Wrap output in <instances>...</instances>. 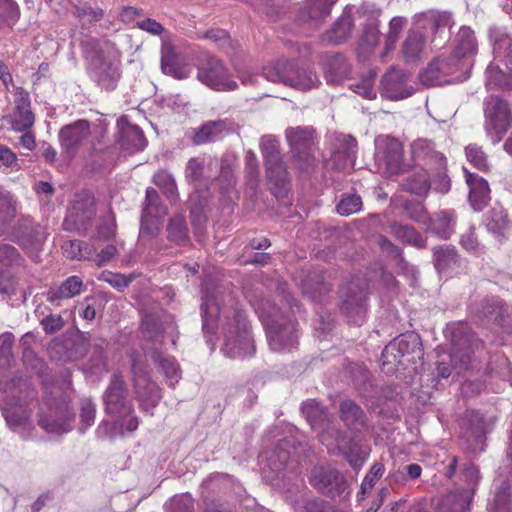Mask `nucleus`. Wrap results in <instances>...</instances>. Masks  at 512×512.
I'll return each instance as SVG.
<instances>
[{"label":"nucleus","mask_w":512,"mask_h":512,"mask_svg":"<svg viewBox=\"0 0 512 512\" xmlns=\"http://www.w3.org/2000/svg\"><path fill=\"white\" fill-rule=\"evenodd\" d=\"M425 35L419 31L410 30L402 45V53L407 60L420 57L425 47Z\"/></svg>","instance_id":"33"},{"label":"nucleus","mask_w":512,"mask_h":512,"mask_svg":"<svg viewBox=\"0 0 512 512\" xmlns=\"http://www.w3.org/2000/svg\"><path fill=\"white\" fill-rule=\"evenodd\" d=\"M89 134V122L86 120H80L73 125L62 128L59 136L62 142V146L67 150L69 154L73 155L78 150L83 141L88 138Z\"/></svg>","instance_id":"18"},{"label":"nucleus","mask_w":512,"mask_h":512,"mask_svg":"<svg viewBox=\"0 0 512 512\" xmlns=\"http://www.w3.org/2000/svg\"><path fill=\"white\" fill-rule=\"evenodd\" d=\"M148 213V209H143L141 217L140 231L142 234L153 235L159 230L158 220Z\"/></svg>","instance_id":"60"},{"label":"nucleus","mask_w":512,"mask_h":512,"mask_svg":"<svg viewBox=\"0 0 512 512\" xmlns=\"http://www.w3.org/2000/svg\"><path fill=\"white\" fill-rule=\"evenodd\" d=\"M412 155L414 162L427 167L430 174L431 185L441 193L450 190V180L446 173L442 158L431 149L430 144L425 140H418L412 144Z\"/></svg>","instance_id":"5"},{"label":"nucleus","mask_w":512,"mask_h":512,"mask_svg":"<svg viewBox=\"0 0 512 512\" xmlns=\"http://www.w3.org/2000/svg\"><path fill=\"white\" fill-rule=\"evenodd\" d=\"M20 18V9L14 0H0V28L14 26Z\"/></svg>","instance_id":"42"},{"label":"nucleus","mask_w":512,"mask_h":512,"mask_svg":"<svg viewBox=\"0 0 512 512\" xmlns=\"http://www.w3.org/2000/svg\"><path fill=\"white\" fill-rule=\"evenodd\" d=\"M301 289L304 295L314 301H320L322 296L330 291V286L324 282L323 277L308 276L301 282Z\"/></svg>","instance_id":"39"},{"label":"nucleus","mask_w":512,"mask_h":512,"mask_svg":"<svg viewBox=\"0 0 512 512\" xmlns=\"http://www.w3.org/2000/svg\"><path fill=\"white\" fill-rule=\"evenodd\" d=\"M98 279L110 284L113 288L117 289L118 291H123L133 281L134 277L132 275L125 276L120 273H114L105 270L101 272Z\"/></svg>","instance_id":"51"},{"label":"nucleus","mask_w":512,"mask_h":512,"mask_svg":"<svg viewBox=\"0 0 512 512\" xmlns=\"http://www.w3.org/2000/svg\"><path fill=\"white\" fill-rule=\"evenodd\" d=\"M486 226L493 234L505 237L511 227L508 213L503 209H492L487 216Z\"/></svg>","instance_id":"34"},{"label":"nucleus","mask_w":512,"mask_h":512,"mask_svg":"<svg viewBox=\"0 0 512 512\" xmlns=\"http://www.w3.org/2000/svg\"><path fill=\"white\" fill-rule=\"evenodd\" d=\"M487 129L495 134V142H500L512 125L509 103L498 96H491L485 110Z\"/></svg>","instance_id":"8"},{"label":"nucleus","mask_w":512,"mask_h":512,"mask_svg":"<svg viewBox=\"0 0 512 512\" xmlns=\"http://www.w3.org/2000/svg\"><path fill=\"white\" fill-rule=\"evenodd\" d=\"M286 138L301 169L314 165L316 150L315 130L311 127H296L286 130Z\"/></svg>","instance_id":"6"},{"label":"nucleus","mask_w":512,"mask_h":512,"mask_svg":"<svg viewBox=\"0 0 512 512\" xmlns=\"http://www.w3.org/2000/svg\"><path fill=\"white\" fill-rule=\"evenodd\" d=\"M455 224V213L453 211L443 210L434 215L431 220V229L442 239H448Z\"/></svg>","instance_id":"31"},{"label":"nucleus","mask_w":512,"mask_h":512,"mask_svg":"<svg viewBox=\"0 0 512 512\" xmlns=\"http://www.w3.org/2000/svg\"><path fill=\"white\" fill-rule=\"evenodd\" d=\"M302 412L314 429H323L327 420V411L316 400L311 399L302 404Z\"/></svg>","instance_id":"38"},{"label":"nucleus","mask_w":512,"mask_h":512,"mask_svg":"<svg viewBox=\"0 0 512 512\" xmlns=\"http://www.w3.org/2000/svg\"><path fill=\"white\" fill-rule=\"evenodd\" d=\"M354 27L353 18L350 14H343L334 25L326 31L324 39L332 44L345 42L352 34Z\"/></svg>","instance_id":"26"},{"label":"nucleus","mask_w":512,"mask_h":512,"mask_svg":"<svg viewBox=\"0 0 512 512\" xmlns=\"http://www.w3.org/2000/svg\"><path fill=\"white\" fill-rule=\"evenodd\" d=\"M15 214L16 207L11 196L0 188V234L7 232V227L11 225Z\"/></svg>","instance_id":"40"},{"label":"nucleus","mask_w":512,"mask_h":512,"mask_svg":"<svg viewBox=\"0 0 512 512\" xmlns=\"http://www.w3.org/2000/svg\"><path fill=\"white\" fill-rule=\"evenodd\" d=\"M41 325L47 334H53L63 328L64 320L60 315L50 314L41 320Z\"/></svg>","instance_id":"59"},{"label":"nucleus","mask_w":512,"mask_h":512,"mask_svg":"<svg viewBox=\"0 0 512 512\" xmlns=\"http://www.w3.org/2000/svg\"><path fill=\"white\" fill-rule=\"evenodd\" d=\"M268 180L279 188H285L289 180L288 171L276 145L265 146L262 150Z\"/></svg>","instance_id":"14"},{"label":"nucleus","mask_w":512,"mask_h":512,"mask_svg":"<svg viewBox=\"0 0 512 512\" xmlns=\"http://www.w3.org/2000/svg\"><path fill=\"white\" fill-rule=\"evenodd\" d=\"M415 170L401 183L404 191L410 192L418 196L427 195L431 188L430 174L427 167L423 164L415 162Z\"/></svg>","instance_id":"19"},{"label":"nucleus","mask_w":512,"mask_h":512,"mask_svg":"<svg viewBox=\"0 0 512 512\" xmlns=\"http://www.w3.org/2000/svg\"><path fill=\"white\" fill-rule=\"evenodd\" d=\"M20 255L15 247L9 244L0 245V266L18 263Z\"/></svg>","instance_id":"58"},{"label":"nucleus","mask_w":512,"mask_h":512,"mask_svg":"<svg viewBox=\"0 0 512 512\" xmlns=\"http://www.w3.org/2000/svg\"><path fill=\"white\" fill-rule=\"evenodd\" d=\"M118 253L116 246L107 245L103 248L100 253L94 254L91 260H93L98 267H101L112 260Z\"/></svg>","instance_id":"61"},{"label":"nucleus","mask_w":512,"mask_h":512,"mask_svg":"<svg viewBox=\"0 0 512 512\" xmlns=\"http://www.w3.org/2000/svg\"><path fill=\"white\" fill-rule=\"evenodd\" d=\"M465 153L468 161L478 170L487 171L488 160L485 152L481 147L475 144H470L465 148Z\"/></svg>","instance_id":"50"},{"label":"nucleus","mask_w":512,"mask_h":512,"mask_svg":"<svg viewBox=\"0 0 512 512\" xmlns=\"http://www.w3.org/2000/svg\"><path fill=\"white\" fill-rule=\"evenodd\" d=\"M230 302V308L220 307L213 298L207 295L204 297L201 305L203 331L213 334L216 329V322L222 317L225 338L222 347L223 353L232 359L244 358L254 352L249 325L246 314L237 307L231 297Z\"/></svg>","instance_id":"1"},{"label":"nucleus","mask_w":512,"mask_h":512,"mask_svg":"<svg viewBox=\"0 0 512 512\" xmlns=\"http://www.w3.org/2000/svg\"><path fill=\"white\" fill-rule=\"evenodd\" d=\"M380 40V31L375 24H368L364 27L360 39L359 48L363 52L371 53L378 45Z\"/></svg>","instance_id":"46"},{"label":"nucleus","mask_w":512,"mask_h":512,"mask_svg":"<svg viewBox=\"0 0 512 512\" xmlns=\"http://www.w3.org/2000/svg\"><path fill=\"white\" fill-rule=\"evenodd\" d=\"M96 406L91 399L85 398L80 403V421L81 429L84 431L90 427L95 420Z\"/></svg>","instance_id":"54"},{"label":"nucleus","mask_w":512,"mask_h":512,"mask_svg":"<svg viewBox=\"0 0 512 512\" xmlns=\"http://www.w3.org/2000/svg\"><path fill=\"white\" fill-rule=\"evenodd\" d=\"M364 413L359 405L352 400H344L340 404V417L349 428L362 422Z\"/></svg>","instance_id":"41"},{"label":"nucleus","mask_w":512,"mask_h":512,"mask_svg":"<svg viewBox=\"0 0 512 512\" xmlns=\"http://www.w3.org/2000/svg\"><path fill=\"white\" fill-rule=\"evenodd\" d=\"M361 208L362 199L355 194L343 197L336 206L337 213L341 216H349L360 211Z\"/></svg>","instance_id":"52"},{"label":"nucleus","mask_w":512,"mask_h":512,"mask_svg":"<svg viewBox=\"0 0 512 512\" xmlns=\"http://www.w3.org/2000/svg\"><path fill=\"white\" fill-rule=\"evenodd\" d=\"M268 311H260V318L266 328L269 345L273 351L291 349L297 344V323L282 314L279 308L267 302Z\"/></svg>","instance_id":"2"},{"label":"nucleus","mask_w":512,"mask_h":512,"mask_svg":"<svg viewBox=\"0 0 512 512\" xmlns=\"http://www.w3.org/2000/svg\"><path fill=\"white\" fill-rule=\"evenodd\" d=\"M126 395V385L122 375L114 373L104 393L105 411L119 416L130 414L133 406L126 401Z\"/></svg>","instance_id":"10"},{"label":"nucleus","mask_w":512,"mask_h":512,"mask_svg":"<svg viewBox=\"0 0 512 512\" xmlns=\"http://www.w3.org/2000/svg\"><path fill=\"white\" fill-rule=\"evenodd\" d=\"M289 441L282 439L267 457L268 466L274 472L284 470L290 459Z\"/></svg>","instance_id":"37"},{"label":"nucleus","mask_w":512,"mask_h":512,"mask_svg":"<svg viewBox=\"0 0 512 512\" xmlns=\"http://www.w3.org/2000/svg\"><path fill=\"white\" fill-rule=\"evenodd\" d=\"M171 512H193V502L187 497L175 498L171 504Z\"/></svg>","instance_id":"64"},{"label":"nucleus","mask_w":512,"mask_h":512,"mask_svg":"<svg viewBox=\"0 0 512 512\" xmlns=\"http://www.w3.org/2000/svg\"><path fill=\"white\" fill-rule=\"evenodd\" d=\"M95 198L94 195L83 190L75 195L72 207L69 211L65 223L71 218L75 224L86 225L95 216Z\"/></svg>","instance_id":"15"},{"label":"nucleus","mask_w":512,"mask_h":512,"mask_svg":"<svg viewBox=\"0 0 512 512\" xmlns=\"http://www.w3.org/2000/svg\"><path fill=\"white\" fill-rule=\"evenodd\" d=\"M384 472L385 467L383 463H374L361 484L359 494L365 495L370 491L375 486L376 482L383 476Z\"/></svg>","instance_id":"53"},{"label":"nucleus","mask_w":512,"mask_h":512,"mask_svg":"<svg viewBox=\"0 0 512 512\" xmlns=\"http://www.w3.org/2000/svg\"><path fill=\"white\" fill-rule=\"evenodd\" d=\"M391 233L404 243L411 244L417 248L425 247V239L412 226L393 223L391 225Z\"/></svg>","instance_id":"36"},{"label":"nucleus","mask_w":512,"mask_h":512,"mask_svg":"<svg viewBox=\"0 0 512 512\" xmlns=\"http://www.w3.org/2000/svg\"><path fill=\"white\" fill-rule=\"evenodd\" d=\"M147 143L143 131L138 126L129 125L123 130L121 139L122 149L130 153H135L144 150Z\"/></svg>","instance_id":"29"},{"label":"nucleus","mask_w":512,"mask_h":512,"mask_svg":"<svg viewBox=\"0 0 512 512\" xmlns=\"http://www.w3.org/2000/svg\"><path fill=\"white\" fill-rule=\"evenodd\" d=\"M470 509V501L462 493H451L441 502V512H467Z\"/></svg>","instance_id":"43"},{"label":"nucleus","mask_w":512,"mask_h":512,"mask_svg":"<svg viewBox=\"0 0 512 512\" xmlns=\"http://www.w3.org/2000/svg\"><path fill=\"white\" fill-rule=\"evenodd\" d=\"M197 78L218 91H232L238 86L223 62L217 58H209L203 63L198 69Z\"/></svg>","instance_id":"9"},{"label":"nucleus","mask_w":512,"mask_h":512,"mask_svg":"<svg viewBox=\"0 0 512 512\" xmlns=\"http://www.w3.org/2000/svg\"><path fill=\"white\" fill-rule=\"evenodd\" d=\"M62 249L71 260H91L96 251L92 245L80 240H68L62 245Z\"/></svg>","instance_id":"32"},{"label":"nucleus","mask_w":512,"mask_h":512,"mask_svg":"<svg viewBox=\"0 0 512 512\" xmlns=\"http://www.w3.org/2000/svg\"><path fill=\"white\" fill-rule=\"evenodd\" d=\"M466 182L469 186V201L476 211H482L489 203L490 188L488 182L478 175L465 170Z\"/></svg>","instance_id":"17"},{"label":"nucleus","mask_w":512,"mask_h":512,"mask_svg":"<svg viewBox=\"0 0 512 512\" xmlns=\"http://www.w3.org/2000/svg\"><path fill=\"white\" fill-rule=\"evenodd\" d=\"M335 443L336 448L355 470H359L363 466L365 451L355 441L338 436L335 439Z\"/></svg>","instance_id":"24"},{"label":"nucleus","mask_w":512,"mask_h":512,"mask_svg":"<svg viewBox=\"0 0 512 512\" xmlns=\"http://www.w3.org/2000/svg\"><path fill=\"white\" fill-rule=\"evenodd\" d=\"M368 282L365 278L356 277L340 289L341 311L349 321L361 326L366 315V291Z\"/></svg>","instance_id":"4"},{"label":"nucleus","mask_w":512,"mask_h":512,"mask_svg":"<svg viewBox=\"0 0 512 512\" xmlns=\"http://www.w3.org/2000/svg\"><path fill=\"white\" fill-rule=\"evenodd\" d=\"M477 53V41L474 31L469 27H461L456 35L454 55L458 59L472 57Z\"/></svg>","instance_id":"25"},{"label":"nucleus","mask_w":512,"mask_h":512,"mask_svg":"<svg viewBox=\"0 0 512 512\" xmlns=\"http://www.w3.org/2000/svg\"><path fill=\"white\" fill-rule=\"evenodd\" d=\"M406 21L402 17H393L389 22V31L385 38V54L389 53L396 45Z\"/></svg>","instance_id":"49"},{"label":"nucleus","mask_w":512,"mask_h":512,"mask_svg":"<svg viewBox=\"0 0 512 512\" xmlns=\"http://www.w3.org/2000/svg\"><path fill=\"white\" fill-rule=\"evenodd\" d=\"M318 82L317 76L313 72L307 70L300 71L296 65L295 72L289 86L307 91L316 87Z\"/></svg>","instance_id":"45"},{"label":"nucleus","mask_w":512,"mask_h":512,"mask_svg":"<svg viewBox=\"0 0 512 512\" xmlns=\"http://www.w3.org/2000/svg\"><path fill=\"white\" fill-rule=\"evenodd\" d=\"M15 281L8 271H0V294H9L14 291Z\"/></svg>","instance_id":"63"},{"label":"nucleus","mask_w":512,"mask_h":512,"mask_svg":"<svg viewBox=\"0 0 512 512\" xmlns=\"http://www.w3.org/2000/svg\"><path fill=\"white\" fill-rule=\"evenodd\" d=\"M337 1L307 0L305 7L300 11L299 17L303 21L320 23L330 15L331 8Z\"/></svg>","instance_id":"22"},{"label":"nucleus","mask_w":512,"mask_h":512,"mask_svg":"<svg viewBox=\"0 0 512 512\" xmlns=\"http://www.w3.org/2000/svg\"><path fill=\"white\" fill-rule=\"evenodd\" d=\"M384 158L386 171L390 175L403 174L407 171L408 165L403 162V145L397 139L386 140Z\"/></svg>","instance_id":"20"},{"label":"nucleus","mask_w":512,"mask_h":512,"mask_svg":"<svg viewBox=\"0 0 512 512\" xmlns=\"http://www.w3.org/2000/svg\"><path fill=\"white\" fill-rule=\"evenodd\" d=\"M406 216L415 222H426L427 211L422 203H406L404 206Z\"/></svg>","instance_id":"56"},{"label":"nucleus","mask_w":512,"mask_h":512,"mask_svg":"<svg viewBox=\"0 0 512 512\" xmlns=\"http://www.w3.org/2000/svg\"><path fill=\"white\" fill-rule=\"evenodd\" d=\"M53 413L55 415L41 416L39 425L51 433H66L71 430L75 414L67 403L61 404Z\"/></svg>","instance_id":"16"},{"label":"nucleus","mask_w":512,"mask_h":512,"mask_svg":"<svg viewBox=\"0 0 512 512\" xmlns=\"http://www.w3.org/2000/svg\"><path fill=\"white\" fill-rule=\"evenodd\" d=\"M152 357L166 378L177 381L179 376V366L173 357L163 356L159 352H154Z\"/></svg>","instance_id":"48"},{"label":"nucleus","mask_w":512,"mask_h":512,"mask_svg":"<svg viewBox=\"0 0 512 512\" xmlns=\"http://www.w3.org/2000/svg\"><path fill=\"white\" fill-rule=\"evenodd\" d=\"M433 261L436 270L440 273L459 264V255L452 245H441L433 248Z\"/></svg>","instance_id":"27"},{"label":"nucleus","mask_w":512,"mask_h":512,"mask_svg":"<svg viewBox=\"0 0 512 512\" xmlns=\"http://www.w3.org/2000/svg\"><path fill=\"white\" fill-rule=\"evenodd\" d=\"M167 231L169 240L177 244H184L188 241V229L183 218L171 219Z\"/></svg>","instance_id":"47"},{"label":"nucleus","mask_w":512,"mask_h":512,"mask_svg":"<svg viewBox=\"0 0 512 512\" xmlns=\"http://www.w3.org/2000/svg\"><path fill=\"white\" fill-rule=\"evenodd\" d=\"M131 370L133 374L134 389L141 408L148 410L157 406L161 399V391L149 375L137 362V354H131Z\"/></svg>","instance_id":"7"},{"label":"nucleus","mask_w":512,"mask_h":512,"mask_svg":"<svg viewBox=\"0 0 512 512\" xmlns=\"http://www.w3.org/2000/svg\"><path fill=\"white\" fill-rule=\"evenodd\" d=\"M203 170L204 160L200 158H191L186 165L185 176L189 181L196 183L201 180Z\"/></svg>","instance_id":"55"},{"label":"nucleus","mask_w":512,"mask_h":512,"mask_svg":"<svg viewBox=\"0 0 512 512\" xmlns=\"http://www.w3.org/2000/svg\"><path fill=\"white\" fill-rule=\"evenodd\" d=\"M136 26L139 29L156 36L161 35L164 31L163 25L152 18H146L144 20L138 21Z\"/></svg>","instance_id":"62"},{"label":"nucleus","mask_w":512,"mask_h":512,"mask_svg":"<svg viewBox=\"0 0 512 512\" xmlns=\"http://www.w3.org/2000/svg\"><path fill=\"white\" fill-rule=\"evenodd\" d=\"M95 76L97 83L106 90H113L120 78L119 70L110 62L102 61L96 68Z\"/></svg>","instance_id":"35"},{"label":"nucleus","mask_w":512,"mask_h":512,"mask_svg":"<svg viewBox=\"0 0 512 512\" xmlns=\"http://www.w3.org/2000/svg\"><path fill=\"white\" fill-rule=\"evenodd\" d=\"M310 483L319 492L334 495L343 491L345 479L337 470L319 466L312 469Z\"/></svg>","instance_id":"13"},{"label":"nucleus","mask_w":512,"mask_h":512,"mask_svg":"<svg viewBox=\"0 0 512 512\" xmlns=\"http://www.w3.org/2000/svg\"><path fill=\"white\" fill-rule=\"evenodd\" d=\"M153 183L170 199L177 198V185L173 176L167 170H159L153 177Z\"/></svg>","instance_id":"44"},{"label":"nucleus","mask_w":512,"mask_h":512,"mask_svg":"<svg viewBox=\"0 0 512 512\" xmlns=\"http://www.w3.org/2000/svg\"><path fill=\"white\" fill-rule=\"evenodd\" d=\"M83 281L73 275L68 277L60 286L51 287L47 292V301L54 303L58 300L73 298L81 293Z\"/></svg>","instance_id":"23"},{"label":"nucleus","mask_w":512,"mask_h":512,"mask_svg":"<svg viewBox=\"0 0 512 512\" xmlns=\"http://www.w3.org/2000/svg\"><path fill=\"white\" fill-rule=\"evenodd\" d=\"M14 108L10 115L11 129L21 132L32 129L35 115L31 110L29 93L22 87H17L14 93Z\"/></svg>","instance_id":"11"},{"label":"nucleus","mask_w":512,"mask_h":512,"mask_svg":"<svg viewBox=\"0 0 512 512\" xmlns=\"http://www.w3.org/2000/svg\"><path fill=\"white\" fill-rule=\"evenodd\" d=\"M460 244L462 248L469 253L477 254L480 251V243L476 237L474 227H470L468 231L461 236Z\"/></svg>","instance_id":"57"},{"label":"nucleus","mask_w":512,"mask_h":512,"mask_svg":"<svg viewBox=\"0 0 512 512\" xmlns=\"http://www.w3.org/2000/svg\"><path fill=\"white\" fill-rule=\"evenodd\" d=\"M295 66L296 64L291 61H277L266 65L263 68V75L268 81L289 86L295 72Z\"/></svg>","instance_id":"21"},{"label":"nucleus","mask_w":512,"mask_h":512,"mask_svg":"<svg viewBox=\"0 0 512 512\" xmlns=\"http://www.w3.org/2000/svg\"><path fill=\"white\" fill-rule=\"evenodd\" d=\"M345 148L338 149L333 153L332 160L337 169L344 170L348 166H353L354 158L357 152V141L351 136H345L343 139Z\"/></svg>","instance_id":"30"},{"label":"nucleus","mask_w":512,"mask_h":512,"mask_svg":"<svg viewBox=\"0 0 512 512\" xmlns=\"http://www.w3.org/2000/svg\"><path fill=\"white\" fill-rule=\"evenodd\" d=\"M226 130V123L223 120L209 121L199 127L192 138L195 145H202L209 142L216 141L221 138L223 132Z\"/></svg>","instance_id":"28"},{"label":"nucleus","mask_w":512,"mask_h":512,"mask_svg":"<svg viewBox=\"0 0 512 512\" xmlns=\"http://www.w3.org/2000/svg\"><path fill=\"white\" fill-rule=\"evenodd\" d=\"M161 70L164 74L178 80L188 78L191 73L189 65L184 62L175 46L167 40H164L161 45Z\"/></svg>","instance_id":"12"},{"label":"nucleus","mask_w":512,"mask_h":512,"mask_svg":"<svg viewBox=\"0 0 512 512\" xmlns=\"http://www.w3.org/2000/svg\"><path fill=\"white\" fill-rule=\"evenodd\" d=\"M423 357L422 342L420 336L414 332L399 335L385 346L382 351L381 361L388 371L394 367L407 368L408 364H415Z\"/></svg>","instance_id":"3"}]
</instances>
